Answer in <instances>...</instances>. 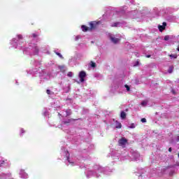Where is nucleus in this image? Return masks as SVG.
<instances>
[{"instance_id": "393cba45", "label": "nucleus", "mask_w": 179, "mask_h": 179, "mask_svg": "<svg viewBox=\"0 0 179 179\" xmlns=\"http://www.w3.org/2000/svg\"><path fill=\"white\" fill-rule=\"evenodd\" d=\"M20 132H21V134H24V129H21Z\"/></svg>"}, {"instance_id": "423d86ee", "label": "nucleus", "mask_w": 179, "mask_h": 179, "mask_svg": "<svg viewBox=\"0 0 179 179\" xmlns=\"http://www.w3.org/2000/svg\"><path fill=\"white\" fill-rule=\"evenodd\" d=\"M120 117L122 120H125V118H127V113H125L124 111H122L120 113Z\"/></svg>"}, {"instance_id": "9d476101", "label": "nucleus", "mask_w": 179, "mask_h": 179, "mask_svg": "<svg viewBox=\"0 0 179 179\" xmlns=\"http://www.w3.org/2000/svg\"><path fill=\"white\" fill-rule=\"evenodd\" d=\"M90 65L92 68H96V65L94 62H90Z\"/></svg>"}, {"instance_id": "2eb2a0df", "label": "nucleus", "mask_w": 179, "mask_h": 179, "mask_svg": "<svg viewBox=\"0 0 179 179\" xmlns=\"http://www.w3.org/2000/svg\"><path fill=\"white\" fill-rule=\"evenodd\" d=\"M118 26V22H115L111 25V27H117Z\"/></svg>"}, {"instance_id": "a878e982", "label": "nucleus", "mask_w": 179, "mask_h": 179, "mask_svg": "<svg viewBox=\"0 0 179 179\" xmlns=\"http://www.w3.org/2000/svg\"><path fill=\"white\" fill-rule=\"evenodd\" d=\"M67 162H69V163H71V161H69V156L67 157Z\"/></svg>"}, {"instance_id": "aec40b11", "label": "nucleus", "mask_w": 179, "mask_h": 179, "mask_svg": "<svg viewBox=\"0 0 179 179\" xmlns=\"http://www.w3.org/2000/svg\"><path fill=\"white\" fill-rule=\"evenodd\" d=\"M18 37V40H22V38H23V36L22 35H17Z\"/></svg>"}, {"instance_id": "c756f323", "label": "nucleus", "mask_w": 179, "mask_h": 179, "mask_svg": "<svg viewBox=\"0 0 179 179\" xmlns=\"http://www.w3.org/2000/svg\"><path fill=\"white\" fill-rule=\"evenodd\" d=\"M169 168H170V166H167V167H166V169H169Z\"/></svg>"}, {"instance_id": "7c9ffc66", "label": "nucleus", "mask_w": 179, "mask_h": 179, "mask_svg": "<svg viewBox=\"0 0 179 179\" xmlns=\"http://www.w3.org/2000/svg\"><path fill=\"white\" fill-rule=\"evenodd\" d=\"M178 157H179V153L178 154Z\"/></svg>"}, {"instance_id": "4468645a", "label": "nucleus", "mask_w": 179, "mask_h": 179, "mask_svg": "<svg viewBox=\"0 0 179 179\" xmlns=\"http://www.w3.org/2000/svg\"><path fill=\"white\" fill-rule=\"evenodd\" d=\"M71 123V119L68 120L67 121H64L63 124H70Z\"/></svg>"}, {"instance_id": "ddd939ff", "label": "nucleus", "mask_w": 179, "mask_h": 179, "mask_svg": "<svg viewBox=\"0 0 179 179\" xmlns=\"http://www.w3.org/2000/svg\"><path fill=\"white\" fill-rule=\"evenodd\" d=\"M124 87L127 89V92H129V90H131V88L129 87V86L128 85H125Z\"/></svg>"}, {"instance_id": "a211bd4d", "label": "nucleus", "mask_w": 179, "mask_h": 179, "mask_svg": "<svg viewBox=\"0 0 179 179\" xmlns=\"http://www.w3.org/2000/svg\"><path fill=\"white\" fill-rule=\"evenodd\" d=\"M146 104H148V101H143L141 102V106H146Z\"/></svg>"}, {"instance_id": "9b49d317", "label": "nucleus", "mask_w": 179, "mask_h": 179, "mask_svg": "<svg viewBox=\"0 0 179 179\" xmlns=\"http://www.w3.org/2000/svg\"><path fill=\"white\" fill-rule=\"evenodd\" d=\"M56 55H58V57H59V58H61L62 59H64V57H62V55H61V53L56 52Z\"/></svg>"}, {"instance_id": "0eeeda50", "label": "nucleus", "mask_w": 179, "mask_h": 179, "mask_svg": "<svg viewBox=\"0 0 179 179\" xmlns=\"http://www.w3.org/2000/svg\"><path fill=\"white\" fill-rule=\"evenodd\" d=\"M159 31H162V30H164L166 29V27H164V26L162 25H159Z\"/></svg>"}, {"instance_id": "c85d7f7f", "label": "nucleus", "mask_w": 179, "mask_h": 179, "mask_svg": "<svg viewBox=\"0 0 179 179\" xmlns=\"http://www.w3.org/2000/svg\"><path fill=\"white\" fill-rule=\"evenodd\" d=\"M179 141V136H178V142Z\"/></svg>"}, {"instance_id": "20e7f679", "label": "nucleus", "mask_w": 179, "mask_h": 179, "mask_svg": "<svg viewBox=\"0 0 179 179\" xmlns=\"http://www.w3.org/2000/svg\"><path fill=\"white\" fill-rule=\"evenodd\" d=\"M110 40L112 43H114V44H117V43H119V41H120V38H117L113 36H110Z\"/></svg>"}, {"instance_id": "6ab92c4d", "label": "nucleus", "mask_w": 179, "mask_h": 179, "mask_svg": "<svg viewBox=\"0 0 179 179\" xmlns=\"http://www.w3.org/2000/svg\"><path fill=\"white\" fill-rule=\"evenodd\" d=\"M38 35L37 34H31V36L34 38H37V36H38Z\"/></svg>"}, {"instance_id": "6e6552de", "label": "nucleus", "mask_w": 179, "mask_h": 179, "mask_svg": "<svg viewBox=\"0 0 179 179\" xmlns=\"http://www.w3.org/2000/svg\"><path fill=\"white\" fill-rule=\"evenodd\" d=\"M174 67L170 66L169 69L168 70L169 73H173V69Z\"/></svg>"}, {"instance_id": "dca6fc26", "label": "nucleus", "mask_w": 179, "mask_h": 179, "mask_svg": "<svg viewBox=\"0 0 179 179\" xmlns=\"http://www.w3.org/2000/svg\"><path fill=\"white\" fill-rule=\"evenodd\" d=\"M169 39H170V36H164V40H165V41H167L169 40Z\"/></svg>"}, {"instance_id": "f257e3e1", "label": "nucleus", "mask_w": 179, "mask_h": 179, "mask_svg": "<svg viewBox=\"0 0 179 179\" xmlns=\"http://www.w3.org/2000/svg\"><path fill=\"white\" fill-rule=\"evenodd\" d=\"M119 146H122V148H125V145H128V139L122 137L118 141Z\"/></svg>"}, {"instance_id": "bb28decb", "label": "nucleus", "mask_w": 179, "mask_h": 179, "mask_svg": "<svg viewBox=\"0 0 179 179\" xmlns=\"http://www.w3.org/2000/svg\"><path fill=\"white\" fill-rule=\"evenodd\" d=\"M151 55H148L146 56V58H150Z\"/></svg>"}, {"instance_id": "f8f14e48", "label": "nucleus", "mask_w": 179, "mask_h": 179, "mask_svg": "<svg viewBox=\"0 0 179 179\" xmlns=\"http://www.w3.org/2000/svg\"><path fill=\"white\" fill-rule=\"evenodd\" d=\"M169 57L174 59H177V55H170Z\"/></svg>"}, {"instance_id": "f03ea898", "label": "nucleus", "mask_w": 179, "mask_h": 179, "mask_svg": "<svg viewBox=\"0 0 179 179\" xmlns=\"http://www.w3.org/2000/svg\"><path fill=\"white\" fill-rule=\"evenodd\" d=\"M100 22H96V21H94V22H91L90 23V30L91 31V30H94V29H96L97 28V26H99Z\"/></svg>"}, {"instance_id": "5701e85b", "label": "nucleus", "mask_w": 179, "mask_h": 179, "mask_svg": "<svg viewBox=\"0 0 179 179\" xmlns=\"http://www.w3.org/2000/svg\"><path fill=\"white\" fill-rule=\"evenodd\" d=\"M141 122H146V118H142Z\"/></svg>"}, {"instance_id": "f3484780", "label": "nucleus", "mask_w": 179, "mask_h": 179, "mask_svg": "<svg viewBox=\"0 0 179 179\" xmlns=\"http://www.w3.org/2000/svg\"><path fill=\"white\" fill-rule=\"evenodd\" d=\"M72 72L71 71H69L68 73H67V76H69V78H72Z\"/></svg>"}, {"instance_id": "39448f33", "label": "nucleus", "mask_w": 179, "mask_h": 179, "mask_svg": "<svg viewBox=\"0 0 179 179\" xmlns=\"http://www.w3.org/2000/svg\"><path fill=\"white\" fill-rule=\"evenodd\" d=\"M81 29H82L83 31H90V28H89L88 27H87L85 25H82Z\"/></svg>"}, {"instance_id": "4be33fe9", "label": "nucleus", "mask_w": 179, "mask_h": 179, "mask_svg": "<svg viewBox=\"0 0 179 179\" xmlns=\"http://www.w3.org/2000/svg\"><path fill=\"white\" fill-rule=\"evenodd\" d=\"M47 94H51V91L50 90H46Z\"/></svg>"}, {"instance_id": "1a4fd4ad", "label": "nucleus", "mask_w": 179, "mask_h": 179, "mask_svg": "<svg viewBox=\"0 0 179 179\" xmlns=\"http://www.w3.org/2000/svg\"><path fill=\"white\" fill-rule=\"evenodd\" d=\"M122 127V124H121V123H117V126H116V128L117 129H121Z\"/></svg>"}, {"instance_id": "412c9836", "label": "nucleus", "mask_w": 179, "mask_h": 179, "mask_svg": "<svg viewBox=\"0 0 179 179\" xmlns=\"http://www.w3.org/2000/svg\"><path fill=\"white\" fill-rule=\"evenodd\" d=\"M66 113L67 116L71 115V111L70 110H66Z\"/></svg>"}, {"instance_id": "b1692460", "label": "nucleus", "mask_w": 179, "mask_h": 179, "mask_svg": "<svg viewBox=\"0 0 179 179\" xmlns=\"http://www.w3.org/2000/svg\"><path fill=\"white\" fill-rule=\"evenodd\" d=\"M162 24H163L162 26H164V27H166V26H167V23H166V22H163Z\"/></svg>"}, {"instance_id": "7ed1b4c3", "label": "nucleus", "mask_w": 179, "mask_h": 179, "mask_svg": "<svg viewBox=\"0 0 179 179\" xmlns=\"http://www.w3.org/2000/svg\"><path fill=\"white\" fill-rule=\"evenodd\" d=\"M80 82L83 83L85 82V78H86V72L85 71H80L78 75Z\"/></svg>"}, {"instance_id": "cd10ccee", "label": "nucleus", "mask_w": 179, "mask_h": 179, "mask_svg": "<svg viewBox=\"0 0 179 179\" xmlns=\"http://www.w3.org/2000/svg\"><path fill=\"white\" fill-rule=\"evenodd\" d=\"M173 150L171 149V148H169V152H171Z\"/></svg>"}]
</instances>
